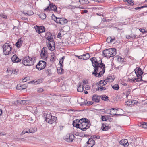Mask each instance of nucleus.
Returning a JSON list of instances; mask_svg holds the SVG:
<instances>
[{"mask_svg": "<svg viewBox=\"0 0 147 147\" xmlns=\"http://www.w3.org/2000/svg\"><path fill=\"white\" fill-rule=\"evenodd\" d=\"M96 59L99 65L96 71H94L92 72V74L96 77H100L103 76L105 71V64L102 63V59L99 57Z\"/></svg>", "mask_w": 147, "mask_h": 147, "instance_id": "obj_1", "label": "nucleus"}, {"mask_svg": "<svg viewBox=\"0 0 147 147\" xmlns=\"http://www.w3.org/2000/svg\"><path fill=\"white\" fill-rule=\"evenodd\" d=\"M134 71L136 75V78H133L129 80V81H131L132 82L135 83L138 82L144 81L145 83H147V79H145L144 80H142V75H143L144 72L142 71V69L140 67H137L135 68Z\"/></svg>", "mask_w": 147, "mask_h": 147, "instance_id": "obj_2", "label": "nucleus"}, {"mask_svg": "<svg viewBox=\"0 0 147 147\" xmlns=\"http://www.w3.org/2000/svg\"><path fill=\"white\" fill-rule=\"evenodd\" d=\"M36 57H30L28 56H26L23 58L22 61V63L26 66L33 65L36 61Z\"/></svg>", "mask_w": 147, "mask_h": 147, "instance_id": "obj_3", "label": "nucleus"}, {"mask_svg": "<svg viewBox=\"0 0 147 147\" xmlns=\"http://www.w3.org/2000/svg\"><path fill=\"white\" fill-rule=\"evenodd\" d=\"M80 120L82 121L83 122L82 125H80L79 129L83 131H86L90 127L91 125L90 121L85 118H83L80 119Z\"/></svg>", "mask_w": 147, "mask_h": 147, "instance_id": "obj_4", "label": "nucleus"}, {"mask_svg": "<svg viewBox=\"0 0 147 147\" xmlns=\"http://www.w3.org/2000/svg\"><path fill=\"white\" fill-rule=\"evenodd\" d=\"M45 121L50 124L53 123H56L57 122V118L56 117L52 116L50 114H47L45 117Z\"/></svg>", "mask_w": 147, "mask_h": 147, "instance_id": "obj_5", "label": "nucleus"}, {"mask_svg": "<svg viewBox=\"0 0 147 147\" xmlns=\"http://www.w3.org/2000/svg\"><path fill=\"white\" fill-rule=\"evenodd\" d=\"M47 40L48 41V43H47L48 49L51 51L54 50L55 49V47L53 37H52L50 38H47Z\"/></svg>", "mask_w": 147, "mask_h": 147, "instance_id": "obj_6", "label": "nucleus"}, {"mask_svg": "<svg viewBox=\"0 0 147 147\" xmlns=\"http://www.w3.org/2000/svg\"><path fill=\"white\" fill-rule=\"evenodd\" d=\"M3 54L8 55L10 53V52L12 49L11 45L7 43H5L2 47Z\"/></svg>", "mask_w": 147, "mask_h": 147, "instance_id": "obj_7", "label": "nucleus"}, {"mask_svg": "<svg viewBox=\"0 0 147 147\" xmlns=\"http://www.w3.org/2000/svg\"><path fill=\"white\" fill-rule=\"evenodd\" d=\"M47 63L46 62L40 61L36 66V68L38 70L40 71L44 69Z\"/></svg>", "mask_w": 147, "mask_h": 147, "instance_id": "obj_8", "label": "nucleus"}, {"mask_svg": "<svg viewBox=\"0 0 147 147\" xmlns=\"http://www.w3.org/2000/svg\"><path fill=\"white\" fill-rule=\"evenodd\" d=\"M44 11H46L47 12L51 11L56 12L57 11V7L55 4L53 3L50 2L49 6L44 9Z\"/></svg>", "mask_w": 147, "mask_h": 147, "instance_id": "obj_9", "label": "nucleus"}, {"mask_svg": "<svg viewBox=\"0 0 147 147\" xmlns=\"http://www.w3.org/2000/svg\"><path fill=\"white\" fill-rule=\"evenodd\" d=\"M90 60L92 62V65L94 67V71H96L98 67L99 63L96 59V58L94 57L90 58Z\"/></svg>", "mask_w": 147, "mask_h": 147, "instance_id": "obj_10", "label": "nucleus"}, {"mask_svg": "<svg viewBox=\"0 0 147 147\" xmlns=\"http://www.w3.org/2000/svg\"><path fill=\"white\" fill-rule=\"evenodd\" d=\"M35 29L37 32L40 34L45 31V28L43 26H39L36 25L35 26Z\"/></svg>", "mask_w": 147, "mask_h": 147, "instance_id": "obj_11", "label": "nucleus"}, {"mask_svg": "<svg viewBox=\"0 0 147 147\" xmlns=\"http://www.w3.org/2000/svg\"><path fill=\"white\" fill-rule=\"evenodd\" d=\"M95 144V142L94 140H91L89 139L84 147H92Z\"/></svg>", "mask_w": 147, "mask_h": 147, "instance_id": "obj_12", "label": "nucleus"}, {"mask_svg": "<svg viewBox=\"0 0 147 147\" xmlns=\"http://www.w3.org/2000/svg\"><path fill=\"white\" fill-rule=\"evenodd\" d=\"M66 138L65 139V140L66 141L68 142H72L74 138L75 137V136L73 134H68L66 135Z\"/></svg>", "mask_w": 147, "mask_h": 147, "instance_id": "obj_13", "label": "nucleus"}, {"mask_svg": "<svg viewBox=\"0 0 147 147\" xmlns=\"http://www.w3.org/2000/svg\"><path fill=\"white\" fill-rule=\"evenodd\" d=\"M109 49H106L103 51L102 53L105 57L109 58L111 57Z\"/></svg>", "mask_w": 147, "mask_h": 147, "instance_id": "obj_14", "label": "nucleus"}, {"mask_svg": "<svg viewBox=\"0 0 147 147\" xmlns=\"http://www.w3.org/2000/svg\"><path fill=\"white\" fill-rule=\"evenodd\" d=\"M100 100V96L94 94L92 97V100L93 101L98 103L99 102Z\"/></svg>", "mask_w": 147, "mask_h": 147, "instance_id": "obj_15", "label": "nucleus"}, {"mask_svg": "<svg viewBox=\"0 0 147 147\" xmlns=\"http://www.w3.org/2000/svg\"><path fill=\"white\" fill-rule=\"evenodd\" d=\"M11 60L13 63H18L21 61V60L19 59L16 54L13 55L11 58Z\"/></svg>", "mask_w": 147, "mask_h": 147, "instance_id": "obj_16", "label": "nucleus"}, {"mask_svg": "<svg viewBox=\"0 0 147 147\" xmlns=\"http://www.w3.org/2000/svg\"><path fill=\"white\" fill-rule=\"evenodd\" d=\"M23 42L22 38L21 37L18 39L17 42L15 44V45L17 48H20L22 45Z\"/></svg>", "mask_w": 147, "mask_h": 147, "instance_id": "obj_17", "label": "nucleus"}, {"mask_svg": "<svg viewBox=\"0 0 147 147\" xmlns=\"http://www.w3.org/2000/svg\"><path fill=\"white\" fill-rule=\"evenodd\" d=\"M119 143L122 145L123 146L125 147H127L128 144V142L127 139H123L119 142Z\"/></svg>", "mask_w": 147, "mask_h": 147, "instance_id": "obj_18", "label": "nucleus"}, {"mask_svg": "<svg viewBox=\"0 0 147 147\" xmlns=\"http://www.w3.org/2000/svg\"><path fill=\"white\" fill-rule=\"evenodd\" d=\"M110 51V53L111 55V57H113L115 56L116 53V50L115 48H109Z\"/></svg>", "mask_w": 147, "mask_h": 147, "instance_id": "obj_19", "label": "nucleus"}, {"mask_svg": "<svg viewBox=\"0 0 147 147\" xmlns=\"http://www.w3.org/2000/svg\"><path fill=\"white\" fill-rule=\"evenodd\" d=\"M138 125L140 127L147 129V122H140L138 123Z\"/></svg>", "mask_w": 147, "mask_h": 147, "instance_id": "obj_20", "label": "nucleus"}, {"mask_svg": "<svg viewBox=\"0 0 147 147\" xmlns=\"http://www.w3.org/2000/svg\"><path fill=\"white\" fill-rule=\"evenodd\" d=\"M27 88V86L26 84L21 85L20 84H18L17 85L16 88L17 89H24Z\"/></svg>", "mask_w": 147, "mask_h": 147, "instance_id": "obj_21", "label": "nucleus"}, {"mask_svg": "<svg viewBox=\"0 0 147 147\" xmlns=\"http://www.w3.org/2000/svg\"><path fill=\"white\" fill-rule=\"evenodd\" d=\"M111 128V126H105L104 123L102 124L101 129L103 131H107Z\"/></svg>", "mask_w": 147, "mask_h": 147, "instance_id": "obj_22", "label": "nucleus"}, {"mask_svg": "<svg viewBox=\"0 0 147 147\" xmlns=\"http://www.w3.org/2000/svg\"><path fill=\"white\" fill-rule=\"evenodd\" d=\"M67 22V20L64 18H60V24L63 25Z\"/></svg>", "mask_w": 147, "mask_h": 147, "instance_id": "obj_23", "label": "nucleus"}, {"mask_svg": "<svg viewBox=\"0 0 147 147\" xmlns=\"http://www.w3.org/2000/svg\"><path fill=\"white\" fill-rule=\"evenodd\" d=\"M78 1L82 5H87L89 3V1L88 0H79Z\"/></svg>", "mask_w": 147, "mask_h": 147, "instance_id": "obj_24", "label": "nucleus"}, {"mask_svg": "<svg viewBox=\"0 0 147 147\" xmlns=\"http://www.w3.org/2000/svg\"><path fill=\"white\" fill-rule=\"evenodd\" d=\"M79 85L77 88V91L79 92H82L83 91V86L82 87V84L81 83L79 84Z\"/></svg>", "mask_w": 147, "mask_h": 147, "instance_id": "obj_25", "label": "nucleus"}, {"mask_svg": "<svg viewBox=\"0 0 147 147\" xmlns=\"http://www.w3.org/2000/svg\"><path fill=\"white\" fill-rule=\"evenodd\" d=\"M83 59L87 60L90 57V56L89 54L88 53H86L82 55Z\"/></svg>", "mask_w": 147, "mask_h": 147, "instance_id": "obj_26", "label": "nucleus"}, {"mask_svg": "<svg viewBox=\"0 0 147 147\" xmlns=\"http://www.w3.org/2000/svg\"><path fill=\"white\" fill-rule=\"evenodd\" d=\"M28 133H33L36 132L37 131V129L36 128H30V129H28Z\"/></svg>", "mask_w": 147, "mask_h": 147, "instance_id": "obj_27", "label": "nucleus"}, {"mask_svg": "<svg viewBox=\"0 0 147 147\" xmlns=\"http://www.w3.org/2000/svg\"><path fill=\"white\" fill-rule=\"evenodd\" d=\"M100 97L102 100L107 101L109 100L108 98L109 97L105 95H104L101 96Z\"/></svg>", "mask_w": 147, "mask_h": 147, "instance_id": "obj_28", "label": "nucleus"}, {"mask_svg": "<svg viewBox=\"0 0 147 147\" xmlns=\"http://www.w3.org/2000/svg\"><path fill=\"white\" fill-rule=\"evenodd\" d=\"M45 36L46 37V39H47V38H50L53 37L51 33L49 32H47L45 33Z\"/></svg>", "mask_w": 147, "mask_h": 147, "instance_id": "obj_29", "label": "nucleus"}, {"mask_svg": "<svg viewBox=\"0 0 147 147\" xmlns=\"http://www.w3.org/2000/svg\"><path fill=\"white\" fill-rule=\"evenodd\" d=\"M42 81V80L41 79H39L37 80H34L33 81H32V83H36V84H40L41 83Z\"/></svg>", "mask_w": 147, "mask_h": 147, "instance_id": "obj_30", "label": "nucleus"}, {"mask_svg": "<svg viewBox=\"0 0 147 147\" xmlns=\"http://www.w3.org/2000/svg\"><path fill=\"white\" fill-rule=\"evenodd\" d=\"M45 73L48 76H50L52 74V72L51 69L49 68H47L45 69Z\"/></svg>", "mask_w": 147, "mask_h": 147, "instance_id": "obj_31", "label": "nucleus"}, {"mask_svg": "<svg viewBox=\"0 0 147 147\" xmlns=\"http://www.w3.org/2000/svg\"><path fill=\"white\" fill-rule=\"evenodd\" d=\"M39 16L42 19L44 20L46 18V15L44 13H42L39 15Z\"/></svg>", "mask_w": 147, "mask_h": 147, "instance_id": "obj_32", "label": "nucleus"}, {"mask_svg": "<svg viewBox=\"0 0 147 147\" xmlns=\"http://www.w3.org/2000/svg\"><path fill=\"white\" fill-rule=\"evenodd\" d=\"M64 70L61 67L58 68L57 69V73L60 74H62L63 73V71Z\"/></svg>", "mask_w": 147, "mask_h": 147, "instance_id": "obj_33", "label": "nucleus"}, {"mask_svg": "<svg viewBox=\"0 0 147 147\" xmlns=\"http://www.w3.org/2000/svg\"><path fill=\"white\" fill-rule=\"evenodd\" d=\"M65 57L64 56H63L62 57V58L60 59L59 63L60 65V66H61L62 67H63V62L64 61V59L65 58Z\"/></svg>", "mask_w": 147, "mask_h": 147, "instance_id": "obj_34", "label": "nucleus"}, {"mask_svg": "<svg viewBox=\"0 0 147 147\" xmlns=\"http://www.w3.org/2000/svg\"><path fill=\"white\" fill-rule=\"evenodd\" d=\"M52 19L55 21L57 23L60 24V18L57 17H55V19H54L53 16H52Z\"/></svg>", "mask_w": 147, "mask_h": 147, "instance_id": "obj_35", "label": "nucleus"}, {"mask_svg": "<svg viewBox=\"0 0 147 147\" xmlns=\"http://www.w3.org/2000/svg\"><path fill=\"white\" fill-rule=\"evenodd\" d=\"M112 88L113 89L117 90L119 89V87L118 84H116L112 86Z\"/></svg>", "mask_w": 147, "mask_h": 147, "instance_id": "obj_36", "label": "nucleus"}, {"mask_svg": "<svg viewBox=\"0 0 147 147\" xmlns=\"http://www.w3.org/2000/svg\"><path fill=\"white\" fill-rule=\"evenodd\" d=\"M127 147H136V145L134 142H132L131 143L128 142Z\"/></svg>", "mask_w": 147, "mask_h": 147, "instance_id": "obj_37", "label": "nucleus"}, {"mask_svg": "<svg viewBox=\"0 0 147 147\" xmlns=\"http://www.w3.org/2000/svg\"><path fill=\"white\" fill-rule=\"evenodd\" d=\"M72 125L73 126L77 128H78L79 129L80 127L79 124L78 123H76L75 122V121H73Z\"/></svg>", "mask_w": 147, "mask_h": 147, "instance_id": "obj_38", "label": "nucleus"}, {"mask_svg": "<svg viewBox=\"0 0 147 147\" xmlns=\"http://www.w3.org/2000/svg\"><path fill=\"white\" fill-rule=\"evenodd\" d=\"M131 38L133 39H135L138 38V36L134 34H130Z\"/></svg>", "mask_w": 147, "mask_h": 147, "instance_id": "obj_39", "label": "nucleus"}, {"mask_svg": "<svg viewBox=\"0 0 147 147\" xmlns=\"http://www.w3.org/2000/svg\"><path fill=\"white\" fill-rule=\"evenodd\" d=\"M131 90L130 89H128L127 90L126 92V98H127L128 96L131 93Z\"/></svg>", "mask_w": 147, "mask_h": 147, "instance_id": "obj_40", "label": "nucleus"}, {"mask_svg": "<svg viewBox=\"0 0 147 147\" xmlns=\"http://www.w3.org/2000/svg\"><path fill=\"white\" fill-rule=\"evenodd\" d=\"M55 55H51V58L50 59V61L52 62H53L55 61Z\"/></svg>", "mask_w": 147, "mask_h": 147, "instance_id": "obj_41", "label": "nucleus"}, {"mask_svg": "<svg viewBox=\"0 0 147 147\" xmlns=\"http://www.w3.org/2000/svg\"><path fill=\"white\" fill-rule=\"evenodd\" d=\"M117 60L118 61L122 63L124 62V59L122 58L121 57H119L118 58Z\"/></svg>", "mask_w": 147, "mask_h": 147, "instance_id": "obj_42", "label": "nucleus"}, {"mask_svg": "<svg viewBox=\"0 0 147 147\" xmlns=\"http://www.w3.org/2000/svg\"><path fill=\"white\" fill-rule=\"evenodd\" d=\"M97 84L99 86H101V85H102L104 84V82L103 81V80H101L100 81L98 82L97 83Z\"/></svg>", "mask_w": 147, "mask_h": 147, "instance_id": "obj_43", "label": "nucleus"}, {"mask_svg": "<svg viewBox=\"0 0 147 147\" xmlns=\"http://www.w3.org/2000/svg\"><path fill=\"white\" fill-rule=\"evenodd\" d=\"M110 114L111 115H116L117 116H122L123 115V114H116L115 113H113L112 112V111H110Z\"/></svg>", "mask_w": 147, "mask_h": 147, "instance_id": "obj_44", "label": "nucleus"}, {"mask_svg": "<svg viewBox=\"0 0 147 147\" xmlns=\"http://www.w3.org/2000/svg\"><path fill=\"white\" fill-rule=\"evenodd\" d=\"M26 14L28 15H32L34 14V13L32 11H27Z\"/></svg>", "mask_w": 147, "mask_h": 147, "instance_id": "obj_45", "label": "nucleus"}, {"mask_svg": "<svg viewBox=\"0 0 147 147\" xmlns=\"http://www.w3.org/2000/svg\"><path fill=\"white\" fill-rule=\"evenodd\" d=\"M0 16L5 19H7V16L5 15V13H3L2 14L1 13L0 14Z\"/></svg>", "mask_w": 147, "mask_h": 147, "instance_id": "obj_46", "label": "nucleus"}, {"mask_svg": "<svg viewBox=\"0 0 147 147\" xmlns=\"http://www.w3.org/2000/svg\"><path fill=\"white\" fill-rule=\"evenodd\" d=\"M46 53L43 52V51H41L40 54L41 56L42 57H45Z\"/></svg>", "mask_w": 147, "mask_h": 147, "instance_id": "obj_47", "label": "nucleus"}, {"mask_svg": "<svg viewBox=\"0 0 147 147\" xmlns=\"http://www.w3.org/2000/svg\"><path fill=\"white\" fill-rule=\"evenodd\" d=\"M107 117H106L102 115L101 119L103 121H107V118H106Z\"/></svg>", "mask_w": 147, "mask_h": 147, "instance_id": "obj_48", "label": "nucleus"}, {"mask_svg": "<svg viewBox=\"0 0 147 147\" xmlns=\"http://www.w3.org/2000/svg\"><path fill=\"white\" fill-rule=\"evenodd\" d=\"M127 3L131 5H134V3L132 0H129Z\"/></svg>", "mask_w": 147, "mask_h": 147, "instance_id": "obj_49", "label": "nucleus"}, {"mask_svg": "<svg viewBox=\"0 0 147 147\" xmlns=\"http://www.w3.org/2000/svg\"><path fill=\"white\" fill-rule=\"evenodd\" d=\"M37 91L39 93L42 92L44 91V90L42 88H40L38 89Z\"/></svg>", "mask_w": 147, "mask_h": 147, "instance_id": "obj_50", "label": "nucleus"}, {"mask_svg": "<svg viewBox=\"0 0 147 147\" xmlns=\"http://www.w3.org/2000/svg\"><path fill=\"white\" fill-rule=\"evenodd\" d=\"M110 20H111L110 19H106L105 18H103L102 19V22H109Z\"/></svg>", "mask_w": 147, "mask_h": 147, "instance_id": "obj_51", "label": "nucleus"}, {"mask_svg": "<svg viewBox=\"0 0 147 147\" xmlns=\"http://www.w3.org/2000/svg\"><path fill=\"white\" fill-rule=\"evenodd\" d=\"M28 77H25L24 79L22 80V82H26L28 79Z\"/></svg>", "mask_w": 147, "mask_h": 147, "instance_id": "obj_52", "label": "nucleus"}, {"mask_svg": "<svg viewBox=\"0 0 147 147\" xmlns=\"http://www.w3.org/2000/svg\"><path fill=\"white\" fill-rule=\"evenodd\" d=\"M93 102L92 101H88L86 103V105H90L93 103Z\"/></svg>", "mask_w": 147, "mask_h": 147, "instance_id": "obj_53", "label": "nucleus"}, {"mask_svg": "<svg viewBox=\"0 0 147 147\" xmlns=\"http://www.w3.org/2000/svg\"><path fill=\"white\" fill-rule=\"evenodd\" d=\"M106 79H107V80H111V82L113 81L114 80L112 78V77L111 76H109V77H107Z\"/></svg>", "mask_w": 147, "mask_h": 147, "instance_id": "obj_54", "label": "nucleus"}, {"mask_svg": "<svg viewBox=\"0 0 147 147\" xmlns=\"http://www.w3.org/2000/svg\"><path fill=\"white\" fill-rule=\"evenodd\" d=\"M146 74H144L142 76V80H144L145 79H147V75H145Z\"/></svg>", "mask_w": 147, "mask_h": 147, "instance_id": "obj_55", "label": "nucleus"}, {"mask_svg": "<svg viewBox=\"0 0 147 147\" xmlns=\"http://www.w3.org/2000/svg\"><path fill=\"white\" fill-rule=\"evenodd\" d=\"M26 104H29V103L32 102V101L30 100H25Z\"/></svg>", "mask_w": 147, "mask_h": 147, "instance_id": "obj_56", "label": "nucleus"}, {"mask_svg": "<svg viewBox=\"0 0 147 147\" xmlns=\"http://www.w3.org/2000/svg\"><path fill=\"white\" fill-rule=\"evenodd\" d=\"M26 133H28V131H27V128L24 129L22 132V134H24Z\"/></svg>", "mask_w": 147, "mask_h": 147, "instance_id": "obj_57", "label": "nucleus"}, {"mask_svg": "<svg viewBox=\"0 0 147 147\" xmlns=\"http://www.w3.org/2000/svg\"><path fill=\"white\" fill-rule=\"evenodd\" d=\"M104 85H102L101 86H100V88L101 90H105L106 89V88L105 87H103V86H104Z\"/></svg>", "mask_w": 147, "mask_h": 147, "instance_id": "obj_58", "label": "nucleus"}, {"mask_svg": "<svg viewBox=\"0 0 147 147\" xmlns=\"http://www.w3.org/2000/svg\"><path fill=\"white\" fill-rule=\"evenodd\" d=\"M110 38L111 36H109L107 37V39L106 41L108 43H110Z\"/></svg>", "mask_w": 147, "mask_h": 147, "instance_id": "obj_59", "label": "nucleus"}, {"mask_svg": "<svg viewBox=\"0 0 147 147\" xmlns=\"http://www.w3.org/2000/svg\"><path fill=\"white\" fill-rule=\"evenodd\" d=\"M130 103L132 104V102L131 101H128L126 102V103L127 105H131Z\"/></svg>", "mask_w": 147, "mask_h": 147, "instance_id": "obj_60", "label": "nucleus"}, {"mask_svg": "<svg viewBox=\"0 0 147 147\" xmlns=\"http://www.w3.org/2000/svg\"><path fill=\"white\" fill-rule=\"evenodd\" d=\"M46 47H43V48H42V50L41 51H44V52L45 53H47V51L46 50Z\"/></svg>", "mask_w": 147, "mask_h": 147, "instance_id": "obj_61", "label": "nucleus"}, {"mask_svg": "<svg viewBox=\"0 0 147 147\" xmlns=\"http://www.w3.org/2000/svg\"><path fill=\"white\" fill-rule=\"evenodd\" d=\"M75 56L76 57H78V58H79L80 59H83L82 55H80V56L75 55Z\"/></svg>", "mask_w": 147, "mask_h": 147, "instance_id": "obj_62", "label": "nucleus"}, {"mask_svg": "<svg viewBox=\"0 0 147 147\" xmlns=\"http://www.w3.org/2000/svg\"><path fill=\"white\" fill-rule=\"evenodd\" d=\"M62 80V79L61 78H57L56 80V82H59L60 81Z\"/></svg>", "mask_w": 147, "mask_h": 147, "instance_id": "obj_63", "label": "nucleus"}, {"mask_svg": "<svg viewBox=\"0 0 147 147\" xmlns=\"http://www.w3.org/2000/svg\"><path fill=\"white\" fill-rule=\"evenodd\" d=\"M139 30L142 33H144L145 32V30L144 29L140 28Z\"/></svg>", "mask_w": 147, "mask_h": 147, "instance_id": "obj_64", "label": "nucleus"}]
</instances>
